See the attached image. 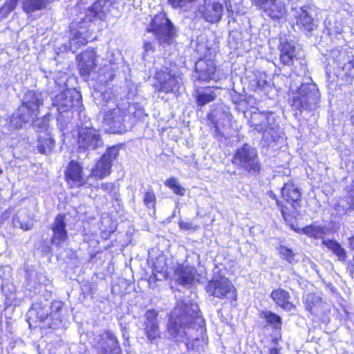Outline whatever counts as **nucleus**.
<instances>
[{
  "label": "nucleus",
  "instance_id": "obj_1",
  "mask_svg": "<svg viewBox=\"0 0 354 354\" xmlns=\"http://www.w3.org/2000/svg\"><path fill=\"white\" fill-rule=\"evenodd\" d=\"M205 325L198 304L189 299L178 300L169 316L167 333L175 342H185L190 354H200L207 344Z\"/></svg>",
  "mask_w": 354,
  "mask_h": 354
},
{
  "label": "nucleus",
  "instance_id": "obj_2",
  "mask_svg": "<svg viewBox=\"0 0 354 354\" xmlns=\"http://www.w3.org/2000/svg\"><path fill=\"white\" fill-rule=\"evenodd\" d=\"M290 84V100L293 109L313 111L319 106L320 93L317 85L310 82L301 83L300 77L296 75Z\"/></svg>",
  "mask_w": 354,
  "mask_h": 354
},
{
  "label": "nucleus",
  "instance_id": "obj_3",
  "mask_svg": "<svg viewBox=\"0 0 354 354\" xmlns=\"http://www.w3.org/2000/svg\"><path fill=\"white\" fill-rule=\"evenodd\" d=\"M249 124L254 130L263 133L262 139L268 145L278 141L283 135L282 129L272 112L253 111Z\"/></svg>",
  "mask_w": 354,
  "mask_h": 354
},
{
  "label": "nucleus",
  "instance_id": "obj_4",
  "mask_svg": "<svg viewBox=\"0 0 354 354\" xmlns=\"http://www.w3.org/2000/svg\"><path fill=\"white\" fill-rule=\"evenodd\" d=\"M135 109L134 104H130L129 102H122L115 108L104 111L103 122L112 133H122L125 131V124L131 119V113H135Z\"/></svg>",
  "mask_w": 354,
  "mask_h": 354
},
{
  "label": "nucleus",
  "instance_id": "obj_5",
  "mask_svg": "<svg viewBox=\"0 0 354 354\" xmlns=\"http://www.w3.org/2000/svg\"><path fill=\"white\" fill-rule=\"evenodd\" d=\"M232 162L239 169L252 175H257L261 170L257 150L249 144H244L235 151Z\"/></svg>",
  "mask_w": 354,
  "mask_h": 354
},
{
  "label": "nucleus",
  "instance_id": "obj_6",
  "mask_svg": "<svg viewBox=\"0 0 354 354\" xmlns=\"http://www.w3.org/2000/svg\"><path fill=\"white\" fill-rule=\"evenodd\" d=\"M206 292L209 296L230 301L236 300V291L232 282L225 277H215L210 280Z\"/></svg>",
  "mask_w": 354,
  "mask_h": 354
},
{
  "label": "nucleus",
  "instance_id": "obj_7",
  "mask_svg": "<svg viewBox=\"0 0 354 354\" xmlns=\"http://www.w3.org/2000/svg\"><path fill=\"white\" fill-rule=\"evenodd\" d=\"M77 145L80 150H97L104 145L100 131L91 127L82 125L77 136Z\"/></svg>",
  "mask_w": 354,
  "mask_h": 354
},
{
  "label": "nucleus",
  "instance_id": "obj_8",
  "mask_svg": "<svg viewBox=\"0 0 354 354\" xmlns=\"http://www.w3.org/2000/svg\"><path fill=\"white\" fill-rule=\"evenodd\" d=\"M81 95L76 90L66 89L52 98V108L57 112H67L81 104Z\"/></svg>",
  "mask_w": 354,
  "mask_h": 354
},
{
  "label": "nucleus",
  "instance_id": "obj_9",
  "mask_svg": "<svg viewBox=\"0 0 354 354\" xmlns=\"http://www.w3.org/2000/svg\"><path fill=\"white\" fill-rule=\"evenodd\" d=\"M330 59L338 70L337 75H345L348 78L354 76V57L349 51L335 49L331 52Z\"/></svg>",
  "mask_w": 354,
  "mask_h": 354
},
{
  "label": "nucleus",
  "instance_id": "obj_10",
  "mask_svg": "<svg viewBox=\"0 0 354 354\" xmlns=\"http://www.w3.org/2000/svg\"><path fill=\"white\" fill-rule=\"evenodd\" d=\"M38 113L30 110L25 105L22 104L12 114L10 119V124L15 129L21 128L24 124L33 122L35 126H39L42 124L44 128L48 127V124L44 119H38Z\"/></svg>",
  "mask_w": 354,
  "mask_h": 354
},
{
  "label": "nucleus",
  "instance_id": "obj_11",
  "mask_svg": "<svg viewBox=\"0 0 354 354\" xmlns=\"http://www.w3.org/2000/svg\"><path fill=\"white\" fill-rule=\"evenodd\" d=\"M65 178L71 187H80L84 185L88 177L83 174L82 166L75 160H71L64 171Z\"/></svg>",
  "mask_w": 354,
  "mask_h": 354
},
{
  "label": "nucleus",
  "instance_id": "obj_12",
  "mask_svg": "<svg viewBox=\"0 0 354 354\" xmlns=\"http://www.w3.org/2000/svg\"><path fill=\"white\" fill-rule=\"evenodd\" d=\"M156 80L159 84L158 91L169 93L178 88L180 78L176 76L171 70L165 68L157 72Z\"/></svg>",
  "mask_w": 354,
  "mask_h": 354
},
{
  "label": "nucleus",
  "instance_id": "obj_13",
  "mask_svg": "<svg viewBox=\"0 0 354 354\" xmlns=\"http://www.w3.org/2000/svg\"><path fill=\"white\" fill-rule=\"evenodd\" d=\"M148 31L153 32L156 39L161 44H171L176 35L173 24H150Z\"/></svg>",
  "mask_w": 354,
  "mask_h": 354
},
{
  "label": "nucleus",
  "instance_id": "obj_14",
  "mask_svg": "<svg viewBox=\"0 0 354 354\" xmlns=\"http://www.w3.org/2000/svg\"><path fill=\"white\" fill-rule=\"evenodd\" d=\"M232 117L229 109L222 104L216 105L207 116L218 133L221 129H225L230 125Z\"/></svg>",
  "mask_w": 354,
  "mask_h": 354
},
{
  "label": "nucleus",
  "instance_id": "obj_15",
  "mask_svg": "<svg viewBox=\"0 0 354 354\" xmlns=\"http://www.w3.org/2000/svg\"><path fill=\"white\" fill-rule=\"evenodd\" d=\"M117 0H97L86 10V17L90 21H104Z\"/></svg>",
  "mask_w": 354,
  "mask_h": 354
},
{
  "label": "nucleus",
  "instance_id": "obj_16",
  "mask_svg": "<svg viewBox=\"0 0 354 354\" xmlns=\"http://www.w3.org/2000/svg\"><path fill=\"white\" fill-rule=\"evenodd\" d=\"M66 227V216L63 214H59L55 218L51 230L53 236L51 237L52 244L60 247L68 239Z\"/></svg>",
  "mask_w": 354,
  "mask_h": 354
},
{
  "label": "nucleus",
  "instance_id": "obj_17",
  "mask_svg": "<svg viewBox=\"0 0 354 354\" xmlns=\"http://www.w3.org/2000/svg\"><path fill=\"white\" fill-rule=\"evenodd\" d=\"M158 313L154 310H147L143 316L142 328L147 339L153 342L160 336V330L157 320Z\"/></svg>",
  "mask_w": 354,
  "mask_h": 354
},
{
  "label": "nucleus",
  "instance_id": "obj_18",
  "mask_svg": "<svg viewBox=\"0 0 354 354\" xmlns=\"http://www.w3.org/2000/svg\"><path fill=\"white\" fill-rule=\"evenodd\" d=\"M99 342V354H121L122 350L115 335L111 331H106L101 336Z\"/></svg>",
  "mask_w": 354,
  "mask_h": 354
},
{
  "label": "nucleus",
  "instance_id": "obj_19",
  "mask_svg": "<svg viewBox=\"0 0 354 354\" xmlns=\"http://www.w3.org/2000/svg\"><path fill=\"white\" fill-rule=\"evenodd\" d=\"M280 61L287 66L292 64L296 57L295 42L286 37H280Z\"/></svg>",
  "mask_w": 354,
  "mask_h": 354
},
{
  "label": "nucleus",
  "instance_id": "obj_20",
  "mask_svg": "<svg viewBox=\"0 0 354 354\" xmlns=\"http://www.w3.org/2000/svg\"><path fill=\"white\" fill-rule=\"evenodd\" d=\"M254 1L263 10L265 15L270 8L274 7V10L269 12V17L272 19H278L283 15L284 6L281 0H254Z\"/></svg>",
  "mask_w": 354,
  "mask_h": 354
},
{
  "label": "nucleus",
  "instance_id": "obj_21",
  "mask_svg": "<svg viewBox=\"0 0 354 354\" xmlns=\"http://www.w3.org/2000/svg\"><path fill=\"white\" fill-rule=\"evenodd\" d=\"M196 77L201 81L214 78L216 66L212 60H198L195 64Z\"/></svg>",
  "mask_w": 354,
  "mask_h": 354
},
{
  "label": "nucleus",
  "instance_id": "obj_22",
  "mask_svg": "<svg viewBox=\"0 0 354 354\" xmlns=\"http://www.w3.org/2000/svg\"><path fill=\"white\" fill-rule=\"evenodd\" d=\"M54 0H24L23 10L28 15L31 20H36L40 12Z\"/></svg>",
  "mask_w": 354,
  "mask_h": 354
},
{
  "label": "nucleus",
  "instance_id": "obj_23",
  "mask_svg": "<svg viewBox=\"0 0 354 354\" xmlns=\"http://www.w3.org/2000/svg\"><path fill=\"white\" fill-rule=\"evenodd\" d=\"M270 297L279 307L286 311H291L295 308V306L290 301L291 297L289 292L284 289L279 288L273 290Z\"/></svg>",
  "mask_w": 354,
  "mask_h": 354
},
{
  "label": "nucleus",
  "instance_id": "obj_24",
  "mask_svg": "<svg viewBox=\"0 0 354 354\" xmlns=\"http://www.w3.org/2000/svg\"><path fill=\"white\" fill-rule=\"evenodd\" d=\"M281 196L284 201L291 204L294 209H296L301 194L297 186L292 182H288L281 188Z\"/></svg>",
  "mask_w": 354,
  "mask_h": 354
},
{
  "label": "nucleus",
  "instance_id": "obj_25",
  "mask_svg": "<svg viewBox=\"0 0 354 354\" xmlns=\"http://www.w3.org/2000/svg\"><path fill=\"white\" fill-rule=\"evenodd\" d=\"M46 97L47 94L46 93L28 91L23 97L22 104L39 113V106L43 104Z\"/></svg>",
  "mask_w": 354,
  "mask_h": 354
},
{
  "label": "nucleus",
  "instance_id": "obj_26",
  "mask_svg": "<svg viewBox=\"0 0 354 354\" xmlns=\"http://www.w3.org/2000/svg\"><path fill=\"white\" fill-rule=\"evenodd\" d=\"M199 11L206 22H218L221 19L223 8L221 3L214 0L211 6Z\"/></svg>",
  "mask_w": 354,
  "mask_h": 354
},
{
  "label": "nucleus",
  "instance_id": "obj_27",
  "mask_svg": "<svg viewBox=\"0 0 354 354\" xmlns=\"http://www.w3.org/2000/svg\"><path fill=\"white\" fill-rule=\"evenodd\" d=\"M43 129H45V132H41L37 142V149L38 151L43 154H48L51 153L55 146V140L52 138L50 134L47 132V129L44 128V126L41 127Z\"/></svg>",
  "mask_w": 354,
  "mask_h": 354
},
{
  "label": "nucleus",
  "instance_id": "obj_28",
  "mask_svg": "<svg viewBox=\"0 0 354 354\" xmlns=\"http://www.w3.org/2000/svg\"><path fill=\"white\" fill-rule=\"evenodd\" d=\"M196 269L193 266H183L176 272V280L182 285L190 284L195 279Z\"/></svg>",
  "mask_w": 354,
  "mask_h": 354
},
{
  "label": "nucleus",
  "instance_id": "obj_29",
  "mask_svg": "<svg viewBox=\"0 0 354 354\" xmlns=\"http://www.w3.org/2000/svg\"><path fill=\"white\" fill-rule=\"evenodd\" d=\"M293 15L300 22H313L317 20V10L310 6L295 8L293 10Z\"/></svg>",
  "mask_w": 354,
  "mask_h": 354
},
{
  "label": "nucleus",
  "instance_id": "obj_30",
  "mask_svg": "<svg viewBox=\"0 0 354 354\" xmlns=\"http://www.w3.org/2000/svg\"><path fill=\"white\" fill-rule=\"evenodd\" d=\"M111 167L112 164L108 163L101 157L96 163L95 167L92 169L91 176L102 179L111 174Z\"/></svg>",
  "mask_w": 354,
  "mask_h": 354
},
{
  "label": "nucleus",
  "instance_id": "obj_31",
  "mask_svg": "<svg viewBox=\"0 0 354 354\" xmlns=\"http://www.w3.org/2000/svg\"><path fill=\"white\" fill-rule=\"evenodd\" d=\"M322 244L332 251L338 257L339 261H344L346 260L347 257L346 252L338 242L332 239H326L322 241Z\"/></svg>",
  "mask_w": 354,
  "mask_h": 354
},
{
  "label": "nucleus",
  "instance_id": "obj_32",
  "mask_svg": "<svg viewBox=\"0 0 354 354\" xmlns=\"http://www.w3.org/2000/svg\"><path fill=\"white\" fill-rule=\"evenodd\" d=\"M13 224L15 227L27 231L33 227V221L25 212H22L15 215L13 218Z\"/></svg>",
  "mask_w": 354,
  "mask_h": 354
},
{
  "label": "nucleus",
  "instance_id": "obj_33",
  "mask_svg": "<svg viewBox=\"0 0 354 354\" xmlns=\"http://www.w3.org/2000/svg\"><path fill=\"white\" fill-rule=\"evenodd\" d=\"M117 67L115 63L109 62V64H105L104 66L100 69L99 75V81L101 82L107 83L109 81H111L115 77V73Z\"/></svg>",
  "mask_w": 354,
  "mask_h": 354
},
{
  "label": "nucleus",
  "instance_id": "obj_34",
  "mask_svg": "<svg viewBox=\"0 0 354 354\" xmlns=\"http://www.w3.org/2000/svg\"><path fill=\"white\" fill-rule=\"evenodd\" d=\"M95 100L97 106L104 107L109 106L110 104H114L115 97L114 94L111 91H104L102 93L95 92Z\"/></svg>",
  "mask_w": 354,
  "mask_h": 354
},
{
  "label": "nucleus",
  "instance_id": "obj_35",
  "mask_svg": "<svg viewBox=\"0 0 354 354\" xmlns=\"http://www.w3.org/2000/svg\"><path fill=\"white\" fill-rule=\"evenodd\" d=\"M302 232L307 236L315 239H322L326 234L325 227L316 225L306 226L302 229Z\"/></svg>",
  "mask_w": 354,
  "mask_h": 354
},
{
  "label": "nucleus",
  "instance_id": "obj_36",
  "mask_svg": "<svg viewBox=\"0 0 354 354\" xmlns=\"http://www.w3.org/2000/svg\"><path fill=\"white\" fill-rule=\"evenodd\" d=\"M71 34L72 35V39L71 41V44H80L85 45L87 44L88 40L91 39V36L88 34V32H84L80 30L73 29L71 30Z\"/></svg>",
  "mask_w": 354,
  "mask_h": 354
},
{
  "label": "nucleus",
  "instance_id": "obj_37",
  "mask_svg": "<svg viewBox=\"0 0 354 354\" xmlns=\"http://www.w3.org/2000/svg\"><path fill=\"white\" fill-rule=\"evenodd\" d=\"M216 94L211 88H206L204 91L198 92L196 100L198 106H203L206 104L214 101Z\"/></svg>",
  "mask_w": 354,
  "mask_h": 354
},
{
  "label": "nucleus",
  "instance_id": "obj_38",
  "mask_svg": "<svg viewBox=\"0 0 354 354\" xmlns=\"http://www.w3.org/2000/svg\"><path fill=\"white\" fill-rule=\"evenodd\" d=\"M261 317L264 318L269 324L272 325L274 328L281 327V318L277 314L270 311H262Z\"/></svg>",
  "mask_w": 354,
  "mask_h": 354
},
{
  "label": "nucleus",
  "instance_id": "obj_39",
  "mask_svg": "<svg viewBox=\"0 0 354 354\" xmlns=\"http://www.w3.org/2000/svg\"><path fill=\"white\" fill-rule=\"evenodd\" d=\"M39 317L42 322L50 319L52 323L49 324V326L53 328L59 326L62 322L61 313H50V315L46 314L45 315H41Z\"/></svg>",
  "mask_w": 354,
  "mask_h": 354
},
{
  "label": "nucleus",
  "instance_id": "obj_40",
  "mask_svg": "<svg viewBox=\"0 0 354 354\" xmlns=\"http://www.w3.org/2000/svg\"><path fill=\"white\" fill-rule=\"evenodd\" d=\"M321 303V299L319 297L314 294H308L306 295L305 305L306 308L308 311L313 313L314 309Z\"/></svg>",
  "mask_w": 354,
  "mask_h": 354
},
{
  "label": "nucleus",
  "instance_id": "obj_41",
  "mask_svg": "<svg viewBox=\"0 0 354 354\" xmlns=\"http://www.w3.org/2000/svg\"><path fill=\"white\" fill-rule=\"evenodd\" d=\"M119 155V147L118 146H113L107 149L106 151L102 156L103 160H105L108 163L113 162L116 160Z\"/></svg>",
  "mask_w": 354,
  "mask_h": 354
},
{
  "label": "nucleus",
  "instance_id": "obj_42",
  "mask_svg": "<svg viewBox=\"0 0 354 354\" xmlns=\"http://www.w3.org/2000/svg\"><path fill=\"white\" fill-rule=\"evenodd\" d=\"M167 187L172 189L174 192L176 194L183 196L185 194V189L182 187L178 183V180L174 178H171L167 180L165 183Z\"/></svg>",
  "mask_w": 354,
  "mask_h": 354
},
{
  "label": "nucleus",
  "instance_id": "obj_43",
  "mask_svg": "<svg viewBox=\"0 0 354 354\" xmlns=\"http://www.w3.org/2000/svg\"><path fill=\"white\" fill-rule=\"evenodd\" d=\"M18 2L16 0H7L4 5L0 8V19L6 17L13 10Z\"/></svg>",
  "mask_w": 354,
  "mask_h": 354
},
{
  "label": "nucleus",
  "instance_id": "obj_44",
  "mask_svg": "<svg viewBox=\"0 0 354 354\" xmlns=\"http://www.w3.org/2000/svg\"><path fill=\"white\" fill-rule=\"evenodd\" d=\"M279 254L281 258L286 260L290 263H295L296 262L295 260V254L292 250L288 248L287 247L282 245L280 246Z\"/></svg>",
  "mask_w": 354,
  "mask_h": 354
},
{
  "label": "nucleus",
  "instance_id": "obj_45",
  "mask_svg": "<svg viewBox=\"0 0 354 354\" xmlns=\"http://www.w3.org/2000/svg\"><path fill=\"white\" fill-rule=\"evenodd\" d=\"M143 202L148 208L154 207L156 204V196L152 190L149 189L145 192Z\"/></svg>",
  "mask_w": 354,
  "mask_h": 354
},
{
  "label": "nucleus",
  "instance_id": "obj_46",
  "mask_svg": "<svg viewBox=\"0 0 354 354\" xmlns=\"http://www.w3.org/2000/svg\"><path fill=\"white\" fill-rule=\"evenodd\" d=\"M154 270L158 272H162L166 268L165 259L164 257H159L157 258L154 263Z\"/></svg>",
  "mask_w": 354,
  "mask_h": 354
},
{
  "label": "nucleus",
  "instance_id": "obj_47",
  "mask_svg": "<svg viewBox=\"0 0 354 354\" xmlns=\"http://www.w3.org/2000/svg\"><path fill=\"white\" fill-rule=\"evenodd\" d=\"M194 1L195 0H168V2L173 8H183L187 3Z\"/></svg>",
  "mask_w": 354,
  "mask_h": 354
},
{
  "label": "nucleus",
  "instance_id": "obj_48",
  "mask_svg": "<svg viewBox=\"0 0 354 354\" xmlns=\"http://www.w3.org/2000/svg\"><path fill=\"white\" fill-rule=\"evenodd\" d=\"M63 305L60 301H55L52 303L50 306V313H61L62 310Z\"/></svg>",
  "mask_w": 354,
  "mask_h": 354
},
{
  "label": "nucleus",
  "instance_id": "obj_49",
  "mask_svg": "<svg viewBox=\"0 0 354 354\" xmlns=\"http://www.w3.org/2000/svg\"><path fill=\"white\" fill-rule=\"evenodd\" d=\"M160 21V22H171V21L165 17V15L162 13L160 15H156L154 18L151 20V22L156 23Z\"/></svg>",
  "mask_w": 354,
  "mask_h": 354
},
{
  "label": "nucleus",
  "instance_id": "obj_50",
  "mask_svg": "<svg viewBox=\"0 0 354 354\" xmlns=\"http://www.w3.org/2000/svg\"><path fill=\"white\" fill-rule=\"evenodd\" d=\"M98 187L104 192H111L113 188V184L111 183H102Z\"/></svg>",
  "mask_w": 354,
  "mask_h": 354
},
{
  "label": "nucleus",
  "instance_id": "obj_51",
  "mask_svg": "<svg viewBox=\"0 0 354 354\" xmlns=\"http://www.w3.org/2000/svg\"><path fill=\"white\" fill-rule=\"evenodd\" d=\"M315 24H299V23L295 24V25L297 26L299 28H303L304 30L306 29L308 31H310V30H312L313 28V27L315 26Z\"/></svg>",
  "mask_w": 354,
  "mask_h": 354
},
{
  "label": "nucleus",
  "instance_id": "obj_52",
  "mask_svg": "<svg viewBox=\"0 0 354 354\" xmlns=\"http://www.w3.org/2000/svg\"><path fill=\"white\" fill-rule=\"evenodd\" d=\"M144 49L145 54H147L150 51H153V46L151 42L145 41L144 44Z\"/></svg>",
  "mask_w": 354,
  "mask_h": 354
},
{
  "label": "nucleus",
  "instance_id": "obj_53",
  "mask_svg": "<svg viewBox=\"0 0 354 354\" xmlns=\"http://www.w3.org/2000/svg\"><path fill=\"white\" fill-rule=\"evenodd\" d=\"M267 84H268V82L266 80L259 78L257 80V88L261 89V88H264Z\"/></svg>",
  "mask_w": 354,
  "mask_h": 354
},
{
  "label": "nucleus",
  "instance_id": "obj_54",
  "mask_svg": "<svg viewBox=\"0 0 354 354\" xmlns=\"http://www.w3.org/2000/svg\"><path fill=\"white\" fill-rule=\"evenodd\" d=\"M179 226L181 229H185V230H191L192 229V224L190 223H186V222H184V221H180L179 223Z\"/></svg>",
  "mask_w": 354,
  "mask_h": 354
},
{
  "label": "nucleus",
  "instance_id": "obj_55",
  "mask_svg": "<svg viewBox=\"0 0 354 354\" xmlns=\"http://www.w3.org/2000/svg\"><path fill=\"white\" fill-rule=\"evenodd\" d=\"M269 354H279V350L277 348H270Z\"/></svg>",
  "mask_w": 354,
  "mask_h": 354
},
{
  "label": "nucleus",
  "instance_id": "obj_56",
  "mask_svg": "<svg viewBox=\"0 0 354 354\" xmlns=\"http://www.w3.org/2000/svg\"><path fill=\"white\" fill-rule=\"evenodd\" d=\"M349 244L350 246L354 250V237L349 239Z\"/></svg>",
  "mask_w": 354,
  "mask_h": 354
},
{
  "label": "nucleus",
  "instance_id": "obj_57",
  "mask_svg": "<svg viewBox=\"0 0 354 354\" xmlns=\"http://www.w3.org/2000/svg\"><path fill=\"white\" fill-rule=\"evenodd\" d=\"M269 196L274 199L276 198V195L272 192H270Z\"/></svg>",
  "mask_w": 354,
  "mask_h": 354
},
{
  "label": "nucleus",
  "instance_id": "obj_58",
  "mask_svg": "<svg viewBox=\"0 0 354 354\" xmlns=\"http://www.w3.org/2000/svg\"><path fill=\"white\" fill-rule=\"evenodd\" d=\"M272 10H274V7L270 8V9L268 11L266 16L269 17V12L270 11H272Z\"/></svg>",
  "mask_w": 354,
  "mask_h": 354
},
{
  "label": "nucleus",
  "instance_id": "obj_59",
  "mask_svg": "<svg viewBox=\"0 0 354 354\" xmlns=\"http://www.w3.org/2000/svg\"><path fill=\"white\" fill-rule=\"evenodd\" d=\"M86 19H87V21H85V23H87V22H94L95 21H90L86 16Z\"/></svg>",
  "mask_w": 354,
  "mask_h": 354
},
{
  "label": "nucleus",
  "instance_id": "obj_60",
  "mask_svg": "<svg viewBox=\"0 0 354 354\" xmlns=\"http://www.w3.org/2000/svg\"><path fill=\"white\" fill-rule=\"evenodd\" d=\"M351 207V205H348V207H347L346 208V209H350ZM344 212H345V209L344 208V209H343V212H342V213H344Z\"/></svg>",
  "mask_w": 354,
  "mask_h": 354
},
{
  "label": "nucleus",
  "instance_id": "obj_61",
  "mask_svg": "<svg viewBox=\"0 0 354 354\" xmlns=\"http://www.w3.org/2000/svg\"><path fill=\"white\" fill-rule=\"evenodd\" d=\"M86 1V0H80V2H81L82 3H85Z\"/></svg>",
  "mask_w": 354,
  "mask_h": 354
},
{
  "label": "nucleus",
  "instance_id": "obj_62",
  "mask_svg": "<svg viewBox=\"0 0 354 354\" xmlns=\"http://www.w3.org/2000/svg\"><path fill=\"white\" fill-rule=\"evenodd\" d=\"M280 203V202H279L278 200H277V205H278L279 206L280 205V203Z\"/></svg>",
  "mask_w": 354,
  "mask_h": 354
},
{
  "label": "nucleus",
  "instance_id": "obj_63",
  "mask_svg": "<svg viewBox=\"0 0 354 354\" xmlns=\"http://www.w3.org/2000/svg\"><path fill=\"white\" fill-rule=\"evenodd\" d=\"M209 15H214V12H209Z\"/></svg>",
  "mask_w": 354,
  "mask_h": 354
},
{
  "label": "nucleus",
  "instance_id": "obj_64",
  "mask_svg": "<svg viewBox=\"0 0 354 354\" xmlns=\"http://www.w3.org/2000/svg\"><path fill=\"white\" fill-rule=\"evenodd\" d=\"M340 207H341V205H337V210H338V211H339V208Z\"/></svg>",
  "mask_w": 354,
  "mask_h": 354
}]
</instances>
